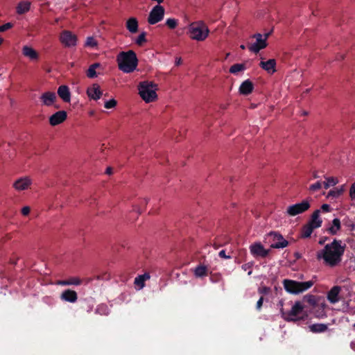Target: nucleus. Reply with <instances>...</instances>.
I'll return each instance as SVG.
<instances>
[{
  "instance_id": "obj_26",
  "label": "nucleus",
  "mask_w": 355,
  "mask_h": 355,
  "mask_svg": "<svg viewBox=\"0 0 355 355\" xmlns=\"http://www.w3.org/2000/svg\"><path fill=\"white\" fill-rule=\"evenodd\" d=\"M304 300L309 305H311L313 308H315L318 305H321L322 308L324 309L326 306L324 302L321 303L320 302V297L313 295H306L304 297Z\"/></svg>"
},
{
  "instance_id": "obj_44",
  "label": "nucleus",
  "mask_w": 355,
  "mask_h": 355,
  "mask_svg": "<svg viewBox=\"0 0 355 355\" xmlns=\"http://www.w3.org/2000/svg\"><path fill=\"white\" fill-rule=\"evenodd\" d=\"M31 209L28 206H25L21 209V214L24 216H28L30 214Z\"/></svg>"
},
{
  "instance_id": "obj_23",
  "label": "nucleus",
  "mask_w": 355,
  "mask_h": 355,
  "mask_svg": "<svg viewBox=\"0 0 355 355\" xmlns=\"http://www.w3.org/2000/svg\"><path fill=\"white\" fill-rule=\"evenodd\" d=\"M320 211L319 209L315 210L307 223L314 230L320 227L322 224V220L320 217Z\"/></svg>"
},
{
  "instance_id": "obj_38",
  "label": "nucleus",
  "mask_w": 355,
  "mask_h": 355,
  "mask_svg": "<svg viewBox=\"0 0 355 355\" xmlns=\"http://www.w3.org/2000/svg\"><path fill=\"white\" fill-rule=\"evenodd\" d=\"M147 42L146 33L141 32L135 40V44L139 46H143Z\"/></svg>"
},
{
  "instance_id": "obj_50",
  "label": "nucleus",
  "mask_w": 355,
  "mask_h": 355,
  "mask_svg": "<svg viewBox=\"0 0 355 355\" xmlns=\"http://www.w3.org/2000/svg\"><path fill=\"white\" fill-rule=\"evenodd\" d=\"M112 168H110V167L107 168L106 173L108 174V175H110V174H112Z\"/></svg>"
},
{
  "instance_id": "obj_53",
  "label": "nucleus",
  "mask_w": 355,
  "mask_h": 355,
  "mask_svg": "<svg viewBox=\"0 0 355 355\" xmlns=\"http://www.w3.org/2000/svg\"><path fill=\"white\" fill-rule=\"evenodd\" d=\"M3 38L0 36V46L3 44Z\"/></svg>"
},
{
  "instance_id": "obj_41",
  "label": "nucleus",
  "mask_w": 355,
  "mask_h": 355,
  "mask_svg": "<svg viewBox=\"0 0 355 355\" xmlns=\"http://www.w3.org/2000/svg\"><path fill=\"white\" fill-rule=\"evenodd\" d=\"M322 188V183L319 181L312 184L309 186V190L311 192H315L320 190Z\"/></svg>"
},
{
  "instance_id": "obj_25",
  "label": "nucleus",
  "mask_w": 355,
  "mask_h": 355,
  "mask_svg": "<svg viewBox=\"0 0 355 355\" xmlns=\"http://www.w3.org/2000/svg\"><path fill=\"white\" fill-rule=\"evenodd\" d=\"M253 89L254 85L252 82L250 80H245L241 84L239 91L241 94L248 95L252 92Z\"/></svg>"
},
{
  "instance_id": "obj_12",
  "label": "nucleus",
  "mask_w": 355,
  "mask_h": 355,
  "mask_svg": "<svg viewBox=\"0 0 355 355\" xmlns=\"http://www.w3.org/2000/svg\"><path fill=\"white\" fill-rule=\"evenodd\" d=\"M40 101L43 106L58 107V106H55L57 96L53 92H43L40 96Z\"/></svg>"
},
{
  "instance_id": "obj_42",
  "label": "nucleus",
  "mask_w": 355,
  "mask_h": 355,
  "mask_svg": "<svg viewBox=\"0 0 355 355\" xmlns=\"http://www.w3.org/2000/svg\"><path fill=\"white\" fill-rule=\"evenodd\" d=\"M349 196L352 200H355V182L350 187Z\"/></svg>"
},
{
  "instance_id": "obj_17",
  "label": "nucleus",
  "mask_w": 355,
  "mask_h": 355,
  "mask_svg": "<svg viewBox=\"0 0 355 355\" xmlns=\"http://www.w3.org/2000/svg\"><path fill=\"white\" fill-rule=\"evenodd\" d=\"M22 54L24 57L28 58L32 62H37L40 58L38 52L32 46L24 45L22 47Z\"/></svg>"
},
{
  "instance_id": "obj_32",
  "label": "nucleus",
  "mask_w": 355,
  "mask_h": 355,
  "mask_svg": "<svg viewBox=\"0 0 355 355\" xmlns=\"http://www.w3.org/2000/svg\"><path fill=\"white\" fill-rule=\"evenodd\" d=\"M208 268L204 265L198 266L194 269V275L196 277H203L207 275Z\"/></svg>"
},
{
  "instance_id": "obj_2",
  "label": "nucleus",
  "mask_w": 355,
  "mask_h": 355,
  "mask_svg": "<svg viewBox=\"0 0 355 355\" xmlns=\"http://www.w3.org/2000/svg\"><path fill=\"white\" fill-rule=\"evenodd\" d=\"M209 28L202 20H198L189 24L187 34L193 41L203 42L209 35Z\"/></svg>"
},
{
  "instance_id": "obj_6",
  "label": "nucleus",
  "mask_w": 355,
  "mask_h": 355,
  "mask_svg": "<svg viewBox=\"0 0 355 355\" xmlns=\"http://www.w3.org/2000/svg\"><path fill=\"white\" fill-rule=\"evenodd\" d=\"M283 285L288 293L297 295L309 289L313 285V282L312 281L299 282L291 279H284Z\"/></svg>"
},
{
  "instance_id": "obj_54",
  "label": "nucleus",
  "mask_w": 355,
  "mask_h": 355,
  "mask_svg": "<svg viewBox=\"0 0 355 355\" xmlns=\"http://www.w3.org/2000/svg\"><path fill=\"white\" fill-rule=\"evenodd\" d=\"M240 48H241V49L244 50V49H245V45H243V44H241V45L240 46Z\"/></svg>"
},
{
  "instance_id": "obj_43",
  "label": "nucleus",
  "mask_w": 355,
  "mask_h": 355,
  "mask_svg": "<svg viewBox=\"0 0 355 355\" xmlns=\"http://www.w3.org/2000/svg\"><path fill=\"white\" fill-rule=\"evenodd\" d=\"M12 27V24L11 23H6L2 26H0V31L1 32H4Z\"/></svg>"
},
{
  "instance_id": "obj_7",
  "label": "nucleus",
  "mask_w": 355,
  "mask_h": 355,
  "mask_svg": "<svg viewBox=\"0 0 355 355\" xmlns=\"http://www.w3.org/2000/svg\"><path fill=\"white\" fill-rule=\"evenodd\" d=\"M311 207L310 201L304 200L299 203L289 205L286 210V215L289 216H295L309 210Z\"/></svg>"
},
{
  "instance_id": "obj_52",
  "label": "nucleus",
  "mask_w": 355,
  "mask_h": 355,
  "mask_svg": "<svg viewBox=\"0 0 355 355\" xmlns=\"http://www.w3.org/2000/svg\"><path fill=\"white\" fill-rule=\"evenodd\" d=\"M324 315H325L324 314H318V315H316V317H317V318H322V317H324Z\"/></svg>"
},
{
  "instance_id": "obj_10",
  "label": "nucleus",
  "mask_w": 355,
  "mask_h": 355,
  "mask_svg": "<svg viewBox=\"0 0 355 355\" xmlns=\"http://www.w3.org/2000/svg\"><path fill=\"white\" fill-rule=\"evenodd\" d=\"M59 40L64 46L70 48L76 45L78 37L71 31H63L60 34Z\"/></svg>"
},
{
  "instance_id": "obj_45",
  "label": "nucleus",
  "mask_w": 355,
  "mask_h": 355,
  "mask_svg": "<svg viewBox=\"0 0 355 355\" xmlns=\"http://www.w3.org/2000/svg\"><path fill=\"white\" fill-rule=\"evenodd\" d=\"M321 209L324 212H329L330 211V207L327 204H323L321 206Z\"/></svg>"
},
{
  "instance_id": "obj_30",
  "label": "nucleus",
  "mask_w": 355,
  "mask_h": 355,
  "mask_svg": "<svg viewBox=\"0 0 355 355\" xmlns=\"http://www.w3.org/2000/svg\"><path fill=\"white\" fill-rule=\"evenodd\" d=\"M309 329L312 333L318 334L326 331L328 326L325 324L318 323L309 325Z\"/></svg>"
},
{
  "instance_id": "obj_56",
  "label": "nucleus",
  "mask_w": 355,
  "mask_h": 355,
  "mask_svg": "<svg viewBox=\"0 0 355 355\" xmlns=\"http://www.w3.org/2000/svg\"><path fill=\"white\" fill-rule=\"evenodd\" d=\"M1 31H0V33H1Z\"/></svg>"
},
{
  "instance_id": "obj_48",
  "label": "nucleus",
  "mask_w": 355,
  "mask_h": 355,
  "mask_svg": "<svg viewBox=\"0 0 355 355\" xmlns=\"http://www.w3.org/2000/svg\"><path fill=\"white\" fill-rule=\"evenodd\" d=\"M242 268H243V269L244 270H247L248 269H250V266L249 265H248V264H245V265H243V266H242ZM251 273H252V270H250L248 271V275H250Z\"/></svg>"
},
{
  "instance_id": "obj_34",
  "label": "nucleus",
  "mask_w": 355,
  "mask_h": 355,
  "mask_svg": "<svg viewBox=\"0 0 355 355\" xmlns=\"http://www.w3.org/2000/svg\"><path fill=\"white\" fill-rule=\"evenodd\" d=\"M101 64L99 63H94L89 66L87 69L86 74L87 76L89 78H94L97 77V73L96 71V69L99 68Z\"/></svg>"
},
{
  "instance_id": "obj_28",
  "label": "nucleus",
  "mask_w": 355,
  "mask_h": 355,
  "mask_svg": "<svg viewBox=\"0 0 355 355\" xmlns=\"http://www.w3.org/2000/svg\"><path fill=\"white\" fill-rule=\"evenodd\" d=\"M150 276L148 273H144L137 276L134 281V284L138 290H141L145 286V282L150 279Z\"/></svg>"
},
{
  "instance_id": "obj_51",
  "label": "nucleus",
  "mask_w": 355,
  "mask_h": 355,
  "mask_svg": "<svg viewBox=\"0 0 355 355\" xmlns=\"http://www.w3.org/2000/svg\"><path fill=\"white\" fill-rule=\"evenodd\" d=\"M351 348L355 351V340L352 341L350 344Z\"/></svg>"
},
{
  "instance_id": "obj_1",
  "label": "nucleus",
  "mask_w": 355,
  "mask_h": 355,
  "mask_svg": "<svg viewBox=\"0 0 355 355\" xmlns=\"http://www.w3.org/2000/svg\"><path fill=\"white\" fill-rule=\"evenodd\" d=\"M345 248L342 241L334 239L316 252V258L327 267H337L342 262Z\"/></svg>"
},
{
  "instance_id": "obj_31",
  "label": "nucleus",
  "mask_w": 355,
  "mask_h": 355,
  "mask_svg": "<svg viewBox=\"0 0 355 355\" xmlns=\"http://www.w3.org/2000/svg\"><path fill=\"white\" fill-rule=\"evenodd\" d=\"M339 182V180L336 177L334 176H326L324 177V181L323 182V186L324 189H328L331 187H334Z\"/></svg>"
},
{
  "instance_id": "obj_55",
  "label": "nucleus",
  "mask_w": 355,
  "mask_h": 355,
  "mask_svg": "<svg viewBox=\"0 0 355 355\" xmlns=\"http://www.w3.org/2000/svg\"><path fill=\"white\" fill-rule=\"evenodd\" d=\"M313 177H314L315 178H318L317 174H314Z\"/></svg>"
},
{
  "instance_id": "obj_46",
  "label": "nucleus",
  "mask_w": 355,
  "mask_h": 355,
  "mask_svg": "<svg viewBox=\"0 0 355 355\" xmlns=\"http://www.w3.org/2000/svg\"><path fill=\"white\" fill-rule=\"evenodd\" d=\"M219 256H220V257L223 258V259L230 258V256L226 255L225 251L224 250L219 252Z\"/></svg>"
},
{
  "instance_id": "obj_8",
  "label": "nucleus",
  "mask_w": 355,
  "mask_h": 355,
  "mask_svg": "<svg viewBox=\"0 0 355 355\" xmlns=\"http://www.w3.org/2000/svg\"><path fill=\"white\" fill-rule=\"evenodd\" d=\"M252 38L255 39V42L248 46V49L255 53H259L261 50L265 49L268 44V35H262L261 33H257L252 36Z\"/></svg>"
},
{
  "instance_id": "obj_49",
  "label": "nucleus",
  "mask_w": 355,
  "mask_h": 355,
  "mask_svg": "<svg viewBox=\"0 0 355 355\" xmlns=\"http://www.w3.org/2000/svg\"><path fill=\"white\" fill-rule=\"evenodd\" d=\"M182 61L181 58H175V64L176 65H178V66L180 65V64H182Z\"/></svg>"
},
{
  "instance_id": "obj_19",
  "label": "nucleus",
  "mask_w": 355,
  "mask_h": 355,
  "mask_svg": "<svg viewBox=\"0 0 355 355\" xmlns=\"http://www.w3.org/2000/svg\"><path fill=\"white\" fill-rule=\"evenodd\" d=\"M83 280L78 277V276H73L69 277L66 279L62 280H58L55 284L58 286H80L83 284Z\"/></svg>"
},
{
  "instance_id": "obj_21",
  "label": "nucleus",
  "mask_w": 355,
  "mask_h": 355,
  "mask_svg": "<svg viewBox=\"0 0 355 355\" xmlns=\"http://www.w3.org/2000/svg\"><path fill=\"white\" fill-rule=\"evenodd\" d=\"M60 299L64 302L75 303L78 300V294L73 290L66 289L60 294Z\"/></svg>"
},
{
  "instance_id": "obj_15",
  "label": "nucleus",
  "mask_w": 355,
  "mask_h": 355,
  "mask_svg": "<svg viewBox=\"0 0 355 355\" xmlns=\"http://www.w3.org/2000/svg\"><path fill=\"white\" fill-rule=\"evenodd\" d=\"M269 235L272 238L273 241V243L270 245V248H284L288 245V242L284 239L280 234L271 232Z\"/></svg>"
},
{
  "instance_id": "obj_9",
  "label": "nucleus",
  "mask_w": 355,
  "mask_h": 355,
  "mask_svg": "<svg viewBox=\"0 0 355 355\" xmlns=\"http://www.w3.org/2000/svg\"><path fill=\"white\" fill-rule=\"evenodd\" d=\"M165 10L161 5H157L150 10L147 19L149 24L153 25L161 21L164 17Z\"/></svg>"
},
{
  "instance_id": "obj_14",
  "label": "nucleus",
  "mask_w": 355,
  "mask_h": 355,
  "mask_svg": "<svg viewBox=\"0 0 355 355\" xmlns=\"http://www.w3.org/2000/svg\"><path fill=\"white\" fill-rule=\"evenodd\" d=\"M86 94L90 100L98 101L101 98L103 92L98 84L93 83L87 88Z\"/></svg>"
},
{
  "instance_id": "obj_20",
  "label": "nucleus",
  "mask_w": 355,
  "mask_h": 355,
  "mask_svg": "<svg viewBox=\"0 0 355 355\" xmlns=\"http://www.w3.org/2000/svg\"><path fill=\"white\" fill-rule=\"evenodd\" d=\"M345 191V185L343 184L331 189L327 194L326 198L330 200H334L341 197Z\"/></svg>"
},
{
  "instance_id": "obj_39",
  "label": "nucleus",
  "mask_w": 355,
  "mask_h": 355,
  "mask_svg": "<svg viewBox=\"0 0 355 355\" xmlns=\"http://www.w3.org/2000/svg\"><path fill=\"white\" fill-rule=\"evenodd\" d=\"M98 42L93 37H88L86 40L85 46L91 48L97 46Z\"/></svg>"
},
{
  "instance_id": "obj_29",
  "label": "nucleus",
  "mask_w": 355,
  "mask_h": 355,
  "mask_svg": "<svg viewBox=\"0 0 355 355\" xmlns=\"http://www.w3.org/2000/svg\"><path fill=\"white\" fill-rule=\"evenodd\" d=\"M341 228L340 220L338 218H334L331 225L327 229L329 234L331 235L336 234Z\"/></svg>"
},
{
  "instance_id": "obj_22",
  "label": "nucleus",
  "mask_w": 355,
  "mask_h": 355,
  "mask_svg": "<svg viewBox=\"0 0 355 355\" xmlns=\"http://www.w3.org/2000/svg\"><path fill=\"white\" fill-rule=\"evenodd\" d=\"M57 93L58 96L65 103L71 102V94L69 87L66 85L58 87Z\"/></svg>"
},
{
  "instance_id": "obj_3",
  "label": "nucleus",
  "mask_w": 355,
  "mask_h": 355,
  "mask_svg": "<svg viewBox=\"0 0 355 355\" xmlns=\"http://www.w3.org/2000/svg\"><path fill=\"white\" fill-rule=\"evenodd\" d=\"M116 62L119 69L126 73L133 72L138 65L137 55L132 50L119 53L116 57Z\"/></svg>"
},
{
  "instance_id": "obj_18",
  "label": "nucleus",
  "mask_w": 355,
  "mask_h": 355,
  "mask_svg": "<svg viewBox=\"0 0 355 355\" xmlns=\"http://www.w3.org/2000/svg\"><path fill=\"white\" fill-rule=\"evenodd\" d=\"M67 117V114L64 110L56 112L49 117V123L52 126H55L63 123Z\"/></svg>"
},
{
  "instance_id": "obj_13",
  "label": "nucleus",
  "mask_w": 355,
  "mask_h": 355,
  "mask_svg": "<svg viewBox=\"0 0 355 355\" xmlns=\"http://www.w3.org/2000/svg\"><path fill=\"white\" fill-rule=\"evenodd\" d=\"M250 253L254 257H267L269 254V250L266 249L260 242H255L250 246Z\"/></svg>"
},
{
  "instance_id": "obj_24",
  "label": "nucleus",
  "mask_w": 355,
  "mask_h": 355,
  "mask_svg": "<svg viewBox=\"0 0 355 355\" xmlns=\"http://www.w3.org/2000/svg\"><path fill=\"white\" fill-rule=\"evenodd\" d=\"M341 291V288L338 286H335L331 288L327 293V299L331 303H336L339 301V294Z\"/></svg>"
},
{
  "instance_id": "obj_37",
  "label": "nucleus",
  "mask_w": 355,
  "mask_h": 355,
  "mask_svg": "<svg viewBox=\"0 0 355 355\" xmlns=\"http://www.w3.org/2000/svg\"><path fill=\"white\" fill-rule=\"evenodd\" d=\"M166 26L171 30L176 28L179 24V20L175 18H168L165 21Z\"/></svg>"
},
{
  "instance_id": "obj_11",
  "label": "nucleus",
  "mask_w": 355,
  "mask_h": 355,
  "mask_svg": "<svg viewBox=\"0 0 355 355\" xmlns=\"http://www.w3.org/2000/svg\"><path fill=\"white\" fill-rule=\"evenodd\" d=\"M33 184V179L30 176H22L16 179L12 183L13 189L17 192L29 189Z\"/></svg>"
},
{
  "instance_id": "obj_40",
  "label": "nucleus",
  "mask_w": 355,
  "mask_h": 355,
  "mask_svg": "<svg viewBox=\"0 0 355 355\" xmlns=\"http://www.w3.org/2000/svg\"><path fill=\"white\" fill-rule=\"evenodd\" d=\"M116 105L117 101L114 98H112L105 102L104 107L106 109H113Z\"/></svg>"
},
{
  "instance_id": "obj_33",
  "label": "nucleus",
  "mask_w": 355,
  "mask_h": 355,
  "mask_svg": "<svg viewBox=\"0 0 355 355\" xmlns=\"http://www.w3.org/2000/svg\"><path fill=\"white\" fill-rule=\"evenodd\" d=\"M31 3L29 1H21L17 6V12L19 15L27 12L30 10Z\"/></svg>"
},
{
  "instance_id": "obj_5",
  "label": "nucleus",
  "mask_w": 355,
  "mask_h": 355,
  "mask_svg": "<svg viewBox=\"0 0 355 355\" xmlns=\"http://www.w3.org/2000/svg\"><path fill=\"white\" fill-rule=\"evenodd\" d=\"M282 313L283 318L286 321L297 322L304 320L308 317V314L304 310V306L300 301H296L289 311H282Z\"/></svg>"
},
{
  "instance_id": "obj_4",
  "label": "nucleus",
  "mask_w": 355,
  "mask_h": 355,
  "mask_svg": "<svg viewBox=\"0 0 355 355\" xmlns=\"http://www.w3.org/2000/svg\"><path fill=\"white\" fill-rule=\"evenodd\" d=\"M137 89L139 96L146 103L155 102L158 98V85L153 81L140 82L137 85Z\"/></svg>"
},
{
  "instance_id": "obj_27",
  "label": "nucleus",
  "mask_w": 355,
  "mask_h": 355,
  "mask_svg": "<svg viewBox=\"0 0 355 355\" xmlns=\"http://www.w3.org/2000/svg\"><path fill=\"white\" fill-rule=\"evenodd\" d=\"M125 27L127 30L132 34L138 32L139 22L136 17H130L125 22Z\"/></svg>"
},
{
  "instance_id": "obj_36",
  "label": "nucleus",
  "mask_w": 355,
  "mask_h": 355,
  "mask_svg": "<svg viewBox=\"0 0 355 355\" xmlns=\"http://www.w3.org/2000/svg\"><path fill=\"white\" fill-rule=\"evenodd\" d=\"M314 229L311 227L308 223L305 224L301 230V237L302 238H309L311 236L312 232Z\"/></svg>"
},
{
  "instance_id": "obj_16",
  "label": "nucleus",
  "mask_w": 355,
  "mask_h": 355,
  "mask_svg": "<svg viewBox=\"0 0 355 355\" xmlns=\"http://www.w3.org/2000/svg\"><path fill=\"white\" fill-rule=\"evenodd\" d=\"M259 67L270 75H272L277 71V62L275 59L262 60L259 63Z\"/></svg>"
},
{
  "instance_id": "obj_35",
  "label": "nucleus",
  "mask_w": 355,
  "mask_h": 355,
  "mask_svg": "<svg viewBox=\"0 0 355 355\" xmlns=\"http://www.w3.org/2000/svg\"><path fill=\"white\" fill-rule=\"evenodd\" d=\"M245 69V64L243 63L234 64L230 67L229 71L231 73L236 74L239 72L244 71Z\"/></svg>"
},
{
  "instance_id": "obj_47",
  "label": "nucleus",
  "mask_w": 355,
  "mask_h": 355,
  "mask_svg": "<svg viewBox=\"0 0 355 355\" xmlns=\"http://www.w3.org/2000/svg\"><path fill=\"white\" fill-rule=\"evenodd\" d=\"M263 298L261 297H260V299L258 300L257 303V308L258 309H260L262 304H263Z\"/></svg>"
}]
</instances>
